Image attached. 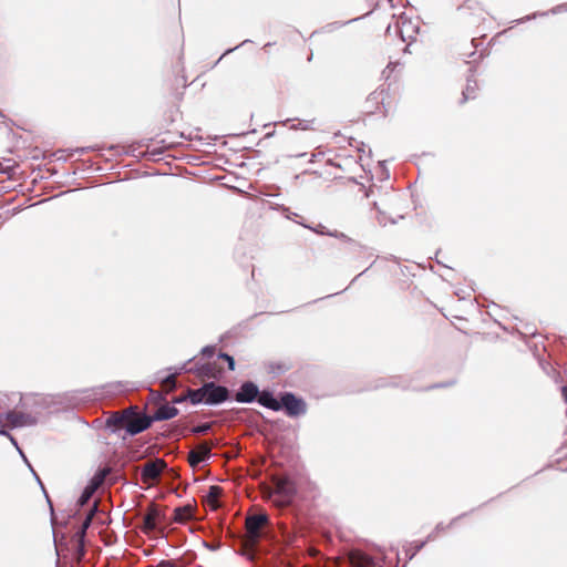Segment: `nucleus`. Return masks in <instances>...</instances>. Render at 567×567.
I'll list each match as a JSON object with an SVG mask.
<instances>
[{"label":"nucleus","mask_w":567,"mask_h":567,"mask_svg":"<svg viewBox=\"0 0 567 567\" xmlns=\"http://www.w3.org/2000/svg\"><path fill=\"white\" fill-rule=\"evenodd\" d=\"M178 414V409L171 404L159 405L153 415H151L153 423L156 421H167Z\"/></svg>","instance_id":"nucleus-15"},{"label":"nucleus","mask_w":567,"mask_h":567,"mask_svg":"<svg viewBox=\"0 0 567 567\" xmlns=\"http://www.w3.org/2000/svg\"><path fill=\"white\" fill-rule=\"evenodd\" d=\"M563 11H567V3H561V4H558L556 7H554L553 9H550V13L553 14H557V13H560Z\"/></svg>","instance_id":"nucleus-35"},{"label":"nucleus","mask_w":567,"mask_h":567,"mask_svg":"<svg viewBox=\"0 0 567 567\" xmlns=\"http://www.w3.org/2000/svg\"><path fill=\"white\" fill-rule=\"evenodd\" d=\"M561 393H563L565 402L567 403V385H564L561 388Z\"/></svg>","instance_id":"nucleus-43"},{"label":"nucleus","mask_w":567,"mask_h":567,"mask_svg":"<svg viewBox=\"0 0 567 567\" xmlns=\"http://www.w3.org/2000/svg\"><path fill=\"white\" fill-rule=\"evenodd\" d=\"M261 401V406L275 412L282 410L289 417H298L307 413L306 401L289 391L280 392L279 399L274 392H265Z\"/></svg>","instance_id":"nucleus-1"},{"label":"nucleus","mask_w":567,"mask_h":567,"mask_svg":"<svg viewBox=\"0 0 567 567\" xmlns=\"http://www.w3.org/2000/svg\"><path fill=\"white\" fill-rule=\"evenodd\" d=\"M134 415V409L127 416V421L124 424V430L130 436H135L147 429H150L153 424V420L151 415L142 414L137 416Z\"/></svg>","instance_id":"nucleus-7"},{"label":"nucleus","mask_w":567,"mask_h":567,"mask_svg":"<svg viewBox=\"0 0 567 567\" xmlns=\"http://www.w3.org/2000/svg\"><path fill=\"white\" fill-rule=\"evenodd\" d=\"M204 395V403L207 405H218L229 399V390L214 381L206 382L200 386Z\"/></svg>","instance_id":"nucleus-6"},{"label":"nucleus","mask_w":567,"mask_h":567,"mask_svg":"<svg viewBox=\"0 0 567 567\" xmlns=\"http://www.w3.org/2000/svg\"><path fill=\"white\" fill-rule=\"evenodd\" d=\"M85 151H86V148H79L78 150V152L81 153V154L85 153Z\"/></svg>","instance_id":"nucleus-51"},{"label":"nucleus","mask_w":567,"mask_h":567,"mask_svg":"<svg viewBox=\"0 0 567 567\" xmlns=\"http://www.w3.org/2000/svg\"><path fill=\"white\" fill-rule=\"evenodd\" d=\"M176 381V373H171L168 375H166L165 378H163V382L167 383V384H174Z\"/></svg>","instance_id":"nucleus-37"},{"label":"nucleus","mask_w":567,"mask_h":567,"mask_svg":"<svg viewBox=\"0 0 567 567\" xmlns=\"http://www.w3.org/2000/svg\"><path fill=\"white\" fill-rule=\"evenodd\" d=\"M373 208L378 212L377 219L380 225L385 226L389 221L394 224L395 221L393 219H390L383 210L379 208V205L377 202H373Z\"/></svg>","instance_id":"nucleus-22"},{"label":"nucleus","mask_w":567,"mask_h":567,"mask_svg":"<svg viewBox=\"0 0 567 567\" xmlns=\"http://www.w3.org/2000/svg\"><path fill=\"white\" fill-rule=\"evenodd\" d=\"M297 216V213H293L291 216H288V219L295 218Z\"/></svg>","instance_id":"nucleus-53"},{"label":"nucleus","mask_w":567,"mask_h":567,"mask_svg":"<svg viewBox=\"0 0 567 567\" xmlns=\"http://www.w3.org/2000/svg\"><path fill=\"white\" fill-rule=\"evenodd\" d=\"M132 410L133 408H128L122 413H112L105 421V429L112 433H117L120 430L124 429V424L127 421V416Z\"/></svg>","instance_id":"nucleus-11"},{"label":"nucleus","mask_w":567,"mask_h":567,"mask_svg":"<svg viewBox=\"0 0 567 567\" xmlns=\"http://www.w3.org/2000/svg\"><path fill=\"white\" fill-rule=\"evenodd\" d=\"M51 399L41 394H24L20 398L19 406L28 412L37 414L38 421L40 420L43 411L49 410L51 406Z\"/></svg>","instance_id":"nucleus-4"},{"label":"nucleus","mask_w":567,"mask_h":567,"mask_svg":"<svg viewBox=\"0 0 567 567\" xmlns=\"http://www.w3.org/2000/svg\"><path fill=\"white\" fill-rule=\"evenodd\" d=\"M267 369L269 373L278 375L286 372L289 369V367L286 363L281 362H270L267 365Z\"/></svg>","instance_id":"nucleus-21"},{"label":"nucleus","mask_w":567,"mask_h":567,"mask_svg":"<svg viewBox=\"0 0 567 567\" xmlns=\"http://www.w3.org/2000/svg\"><path fill=\"white\" fill-rule=\"evenodd\" d=\"M246 533L250 543L257 545L270 533V522L268 514L260 512L252 514L246 519Z\"/></svg>","instance_id":"nucleus-2"},{"label":"nucleus","mask_w":567,"mask_h":567,"mask_svg":"<svg viewBox=\"0 0 567 567\" xmlns=\"http://www.w3.org/2000/svg\"><path fill=\"white\" fill-rule=\"evenodd\" d=\"M10 440V442L18 449V451L20 450L19 445H18V441L14 436H12L10 434V436L8 437Z\"/></svg>","instance_id":"nucleus-42"},{"label":"nucleus","mask_w":567,"mask_h":567,"mask_svg":"<svg viewBox=\"0 0 567 567\" xmlns=\"http://www.w3.org/2000/svg\"><path fill=\"white\" fill-rule=\"evenodd\" d=\"M192 517L190 507H177L174 509V520L177 523H184Z\"/></svg>","instance_id":"nucleus-19"},{"label":"nucleus","mask_w":567,"mask_h":567,"mask_svg":"<svg viewBox=\"0 0 567 567\" xmlns=\"http://www.w3.org/2000/svg\"><path fill=\"white\" fill-rule=\"evenodd\" d=\"M465 515H466V514H462V515H460V516H457V517L453 518V519L451 520V523H450L449 525H446V526H445L443 523H439V524L435 526V532L440 533V532L445 530L446 528H449V527L453 526V525L455 524V522H456V520H458L460 518L464 517Z\"/></svg>","instance_id":"nucleus-29"},{"label":"nucleus","mask_w":567,"mask_h":567,"mask_svg":"<svg viewBox=\"0 0 567 567\" xmlns=\"http://www.w3.org/2000/svg\"><path fill=\"white\" fill-rule=\"evenodd\" d=\"M199 375L213 378L215 377V368L210 363H204L197 369Z\"/></svg>","instance_id":"nucleus-23"},{"label":"nucleus","mask_w":567,"mask_h":567,"mask_svg":"<svg viewBox=\"0 0 567 567\" xmlns=\"http://www.w3.org/2000/svg\"><path fill=\"white\" fill-rule=\"evenodd\" d=\"M109 473L107 468H100L94 476L90 480L89 484L84 487L82 494L78 499V506H85L89 501L92 498L97 488L103 484L106 475Z\"/></svg>","instance_id":"nucleus-8"},{"label":"nucleus","mask_w":567,"mask_h":567,"mask_svg":"<svg viewBox=\"0 0 567 567\" xmlns=\"http://www.w3.org/2000/svg\"><path fill=\"white\" fill-rule=\"evenodd\" d=\"M218 359L224 360L227 362L228 370L234 371L236 369V362L233 355L226 353V352H219Z\"/></svg>","instance_id":"nucleus-25"},{"label":"nucleus","mask_w":567,"mask_h":567,"mask_svg":"<svg viewBox=\"0 0 567 567\" xmlns=\"http://www.w3.org/2000/svg\"><path fill=\"white\" fill-rule=\"evenodd\" d=\"M349 561L352 567H377L374 557L368 555L362 550H353L349 556Z\"/></svg>","instance_id":"nucleus-14"},{"label":"nucleus","mask_w":567,"mask_h":567,"mask_svg":"<svg viewBox=\"0 0 567 567\" xmlns=\"http://www.w3.org/2000/svg\"><path fill=\"white\" fill-rule=\"evenodd\" d=\"M426 544V540H422V542H414L412 545H413V549L412 551L410 553L409 555V559H412Z\"/></svg>","instance_id":"nucleus-30"},{"label":"nucleus","mask_w":567,"mask_h":567,"mask_svg":"<svg viewBox=\"0 0 567 567\" xmlns=\"http://www.w3.org/2000/svg\"><path fill=\"white\" fill-rule=\"evenodd\" d=\"M297 216V213H293L291 216H288V219L295 218Z\"/></svg>","instance_id":"nucleus-55"},{"label":"nucleus","mask_w":567,"mask_h":567,"mask_svg":"<svg viewBox=\"0 0 567 567\" xmlns=\"http://www.w3.org/2000/svg\"><path fill=\"white\" fill-rule=\"evenodd\" d=\"M165 467L166 464L161 458L150 461L142 466L141 477L144 482L155 481L161 476Z\"/></svg>","instance_id":"nucleus-9"},{"label":"nucleus","mask_w":567,"mask_h":567,"mask_svg":"<svg viewBox=\"0 0 567 567\" xmlns=\"http://www.w3.org/2000/svg\"><path fill=\"white\" fill-rule=\"evenodd\" d=\"M0 435L9 437V436H10V433H9L7 430L1 429V430H0Z\"/></svg>","instance_id":"nucleus-47"},{"label":"nucleus","mask_w":567,"mask_h":567,"mask_svg":"<svg viewBox=\"0 0 567 567\" xmlns=\"http://www.w3.org/2000/svg\"><path fill=\"white\" fill-rule=\"evenodd\" d=\"M476 89H477L476 80L467 78L466 86L462 92L463 99L461 102L464 103L470 99H474Z\"/></svg>","instance_id":"nucleus-18"},{"label":"nucleus","mask_w":567,"mask_h":567,"mask_svg":"<svg viewBox=\"0 0 567 567\" xmlns=\"http://www.w3.org/2000/svg\"><path fill=\"white\" fill-rule=\"evenodd\" d=\"M472 2H473L472 0H466L463 6L458 7V10H464L466 8L471 9L472 8V6H471Z\"/></svg>","instance_id":"nucleus-40"},{"label":"nucleus","mask_w":567,"mask_h":567,"mask_svg":"<svg viewBox=\"0 0 567 567\" xmlns=\"http://www.w3.org/2000/svg\"><path fill=\"white\" fill-rule=\"evenodd\" d=\"M31 473L33 474V476H37V472L34 470L31 471Z\"/></svg>","instance_id":"nucleus-60"},{"label":"nucleus","mask_w":567,"mask_h":567,"mask_svg":"<svg viewBox=\"0 0 567 567\" xmlns=\"http://www.w3.org/2000/svg\"><path fill=\"white\" fill-rule=\"evenodd\" d=\"M19 453H20V455L22 456V458H23V461H24L25 465H28V466H29L30 462L28 461L27 456L23 454V452H22L21 450H19Z\"/></svg>","instance_id":"nucleus-45"},{"label":"nucleus","mask_w":567,"mask_h":567,"mask_svg":"<svg viewBox=\"0 0 567 567\" xmlns=\"http://www.w3.org/2000/svg\"><path fill=\"white\" fill-rule=\"evenodd\" d=\"M365 271H367V270L362 271V272L360 274V276H361L362 274H364ZM358 277H359V275H358L357 277H353L352 282H353V281H355V280L358 279Z\"/></svg>","instance_id":"nucleus-52"},{"label":"nucleus","mask_w":567,"mask_h":567,"mask_svg":"<svg viewBox=\"0 0 567 567\" xmlns=\"http://www.w3.org/2000/svg\"><path fill=\"white\" fill-rule=\"evenodd\" d=\"M305 155H306V153H302V154H298V155H296V157H302V156H305Z\"/></svg>","instance_id":"nucleus-56"},{"label":"nucleus","mask_w":567,"mask_h":567,"mask_svg":"<svg viewBox=\"0 0 567 567\" xmlns=\"http://www.w3.org/2000/svg\"><path fill=\"white\" fill-rule=\"evenodd\" d=\"M386 32H388V33H390V32H391V25H389V27H388Z\"/></svg>","instance_id":"nucleus-59"},{"label":"nucleus","mask_w":567,"mask_h":567,"mask_svg":"<svg viewBox=\"0 0 567 567\" xmlns=\"http://www.w3.org/2000/svg\"><path fill=\"white\" fill-rule=\"evenodd\" d=\"M4 419L11 429H18L23 426H34L38 424V416L33 412L27 410L16 411L9 410L0 414V424Z\"/></svg>","instance_id":"nucleus-5"},{"label":"nucleus","mask_w":567,"mask_h":567,"mask_svg":"<svg viewBox=\"0 0 567 567\" xmlns=\"http://www.w3.org/2000/svg\"><path fill=\"white\" fill-rule=\"evenodd\" d=\"M455 384V380H451L449 382H442V383H434L426 388V390H433V389H441V388H447Z\"/></svg>","instance_id":"nucleus-34"},{"label":"nucleus","mask_w":567,"mask_h":567,"mask_svg":"<svg viewBox=\"0 0 567 567\" xmlns=\"http://www.w3.org/2000/svg\"><path fill=\"white\" fill-rule=\"evenodd\" d=\"M96 511H97V505L93 504L90 513L82 520L81 525L79 526V528L76 529V532L74 534V537L76 538V542L79 543V546L81 549V555H84V539L86 536V530L91 526L93 516L96 513Z\"/></svg>","instance_id":"nucleus-13"},{"label":"nucleus","mask_w":567,"mask_h":567,"mask_svg":"<svg viewBox=\"0 0 567 567\" xmlns=\"http://www.w3.org/2000/svg\"><path fill=\"white\" fill-rule=\"evenodd\" d=\"M373 194H374V190H373V189H370L365 195H367V197H370V196H372Z\"/></svg>","instance_id":"nucleus-50"},{"label":"nucleus","mask_w":567,"mask_h":567,"mask_svg":"<svg viewBox=\"0 0 567 567\" xmlns=\"http://www.w3.org/2000/svg\"><path fill=\"white\" fill-rule=\"evenodd\" d=\"M185 401H187L186 393L184 395L182 394V395H178V396L174 398L173 403H183Z\"/></svg>","instance_id":"nucleus-39"},{"label":"nucleus","mask_w":567,"mask_h":567,"mask_svg":"<svg viewBox=\"0 0 567 567\" xmlns=\"http://www.w3.org/2000/svg\"><path fill=\"white\" fill-rule=\"evenodd\" d=\"M265 392H274L269 388H265L262 390L259 389V386L250 380L244 381L237 391L235 392L234 399L238 403H254L257 402L259 405H261V398L264 396Z\"/></svg>","instance_id":"nucleus-3"},{"label":"nucleus","mask_w":567,"mask_h":567,"mask_svg":"<svg viewBox=\"0 0 567 567\" xmlns=\"http://www.w3.org/2000/svg\"><path fill=\"white\" fill-rule=\"evenodd\" d=\"M146 517L154 518V522L158 525V522L164 518V515L157 509L153 508L150 513L145 515Z\"/></svg>","instance_id":"nucleus-32"},{"label":"nucleus","mask_w":567,"mask_h":567,"mask_svg":"<svg viewBox=\"0 0 567 567\" xmlns=\"http://www.w3.org/2000/svg\"><path fill=\"white\" fill-rule=\"evenodd\" d=\"M19 453H20V455L22 456V458H23V461H24L25 465H28V466H29L30 462L28 461L27 456L23 454V452H22L21 450H19Z\"/></svg>","instance_id":"nucleus-46"},{"label":"nucleus","mask_w":567,"mask_h":567,"mask_svg":"<svg viewBox=\"0 0 567 567\" xmlns=\"http://www.w3.org/2000/svg\"><path fill=\"white\" fill-rule=\"evenodd\" d=\"M247 42H249V40H245V41H243L239 45H237V47H235V48H231V49L226 50V52L224 53V55H226V54H228V53L233 52L234 50H236V49H237V48H239L240 45H244V44H245V43H247Z\"/></svg>","instance_id":"nucleus-41"},{"label":"nucleus","mask_w":567,"mask_h":567,"mask_svg":"<svg viewBox=\"0 0 567 567\" xmlns=\"http://www.w3.org/2000/svg\"><path fill=\"white\" fill-rule=\"evenodd\" d=\"M313 161H316V155L315 154L312 155V158H310V162H313Z\"/></svg>","instance_id":"nucleus-57"},{"label":"nucleus","mask_w":567,"mask_h":567,"mask_svg":"<svg viewBox=\"0 0 567 567\" xmlns=\"http://www.w3.org/2000/svg\"><path fill=\"white\" fill-rule=\"evenodd\" d=\"M313 124V120H298L297 124H291V130H310Z\"/></svg>","instance_id":"nucleus-26"},{"label":"nucleus","mask_w":567,"mask_h":567,"mask_svg":"<svg viewBox=\"0 0 567 567\" xmlns=\"http://www.w3.org/2000/svg\"><path fill=\"white\" fill-rule=\"evenodd\" d=\"M313 161H316V155L315 154L312 155V158H310V162H313Z\"/></svg>","instance_id":"nucleus-58"},{"label":"nucleus","mask_w":567,"mask_h":567,"mask_svg":"<svg viewBox=\"0 0 567 567\" xmlns=\"http://www.w3.org/2000/svg\"><path fill=\"white\" fill-rule=\"evenodd\" d=\"M297 216V213H293L291 216H288V219L295 218Z\"/></svg>","instance_id":"nucleus-54"},{"label":"nucleus","mask_w":567,"mask_h":567,"mask_svg":"<svg viewBox=\"0 0 567 567\" xmlns=\"http://www.w3.org/2000/svg\"><path fill=\"white\" fill-rule=\"evenodd\" d=\"M436 533H437V532H435V529H434V530H433V532H432V533L426 537V539H425V540H426V543H427V542H430V540H433V539L435 538V534H436Z\"/></svg>","instance_id":"nucleus-44"},{"label":"nucleus","mask_w":567,"mask_h":567,"mask_svg":"<svg viewBox=\"0 0 567 567\" xmlns=\"http://www.w3.org/2000/svg\"><path fill=\"white\" fill-rule=\"evenodd\" d=\"M186 395H187V401H189L193 405L204 403V395L200 392V388L188 389L186 391Z\"/></svg>","instance_id":"nucleus-20"},{"label":"nucleus","mask_w":567,"mask_h":567,"mask_svg":"<svg viewBox=\"0 0 567 567\" xmlns=\"http://www.w3.org/2000/svg\"><path fill=\"white\" fill-rule=\"evenodd\" d=\"M120 386H121V383H120V382H118V383H110V384H106V385H102V386H100V388H96V389H94V391H102V390H104V389H109V388H110V389H111V388H112V389H113V388H114V389H117V388H120Z\"/></svg>","instance_id":"nucleus-38"},{"label":"nucleus","mask_w":567,"mask_h":567,"mask_svg":"<svg viewBox=\"0 0 567 567\" xmlns=\"http://www.w3.org/2000/svg\"><path fill=\"white\" fill-rule=\"evenodd\" d=\"M547 14H548V12L533 13V14H529V16H526V17L519 19L518 22L522 23V22L535 19L537 16L544 17V16H547Z\"/></svg>","instance_id":"nucleus-36"},{"label":"nucleus","mask_w":567,"mask_h":567,"mask_svg":"<svg viewBox=\"0 0 567 567\" xmlns=\"http://www.w3.org/2000/svg\"><path fill=\"white\" fill-rule=\"evenodd\" d=\"M417 31V28L413 27L411 21H402V24L395 25V32L400 34V38L403 42L412 41L413 33Z\"/></svg>","instance_id":"nucleus-16"},{"label":"nucleus","mask_w":567,"mask_h":567,"mask_svg":"<svg viewBox=\"0 0 567 567\" xmlns=\"http://www.w3.org/2000/svg\"><path fill=\"white\" fill-rule=\"evenodd\" d=\"M142 523H143V529L146 532H152L157 528V524L154 522V518H152V517H146L144 515Z\"/></svg>","instance_id":"nucleus-27"},{"label":"nucleus","mask_w":567,"mask_h":567,"mask_svg":"<svg viewBox=\"0 0 567 567\" xmlns=\"http://www.w3.org/2000/svg\"><path fill=\"white\" fill-rule=\"evenodd\" d=\"M34 478H35V481L38 482V484L40 485V487H41V489L43 491V493H44V496H45V498H47V502H48V504H49V506H50L51 516L53 517V513H54V511H53V505H52V502H51V499H50V497H49V495H48V493H47V491H45V487H44V485H43V483H42L41 478L39 477V475L34 476Z\"/></svg>","instance_id":"nucleus-28"},{"label":"nucleus","mask_w":567,"mask_h":567,"mask_svg":"<svg viewBox=\"0 0 567 567\" xmlns=\"http://www.w3.org/2000/svg\"><path fill=\"white\" fill-rule=\"evenodd\" d=\"M279 502L282 506H290L297 494V487L289 478H284L277 486Z\"/></svg>","instance_id":"nucleus-10"},{"label":"nucleus","mask_w":567,"mask_h":567,"mask_svg":"<svg viewBox=\"0 0 567 567\" xmlns=\"http://www.w3.org/2000/svg\"><path fill=\"white\" fill-rule=\"evenodd\" d=\"M215 351H216V348L215 346H205L200 353L203 354V357L205 358H212L214 354H215Z\"/></svg>","instance_id":"nucleus-33"},{"label":"nucleus","mask_w":567,"mask_h":567,"mask_svg":"<svg viewBox=\"0 0 567 567\" xmlns=\"http://www.w3.org/2000/svg\"><path fill=\"white\" fill-rule=\"evenodd\" d=\"M357 20H358V18H355V19H351V20H349V21H347V22H332V23L327 24V25L324 27V29H326L327 31H331V30H333V29H339V28H341L342 25H346V24L351 23V22L357 21Z\"/></svg>","instance_id":"nucleus-31"},{"label":"nucleus","mask_w":567,"mask_h":567,"mask_svg":"<svg viewBox=\"0 0 567 567\" xmlns=\"http://www.w3.org/2000/svg\"><path fill=\"white\" fill-rule=\"evenodd\" d=\"M330 235H331V236H334V237H338V238H344V237H346V235H344V234H342V233H337V231H336L334 234H330Z\"/></svg>","instance_id":"nucleus-48"},{"label":"nucleus","mask_w":567,"mask_h":567,"mask_svg":"<svg viewBox=\"0 0 567 567\" xmlns=\"http://www.w3.org/2000/svg\"><path fill=\"white\" fill-rule=\"evenodd\" d=\"M212 457V445L204 442L198 451L192 450L188 453V462L192 467H197L199 464L208 461Z\"/></svg>","instance_id":"nucleus-12"},{"label":"nucleus","mask_w":567,"mask_h":567,"mask_svg":"<svg viewBox=\"0 0 567 567\" xmlns=\"http://www.w3.org/2000/svg\"><path fill=\"white\" fill-rule=\"evenodd\" d=\"M247 558H248L250 561H255L256 555H255V554H249V555L247 556Z\"/></svg>","instance_id":"nucleus-49"},{"label":"nucleus","mask_w":567,"mask_h":567,"mask_svg":"<svg viewBox=\"0 0 567 567\" xmlns=\"http://www.w3.org/2000/svg\"><path fill=\"white\" fill-rule=\"evenodd\" d=\"M220 495H221V487H219L218 485L209 486L206 497H207L208 505L213 509H216L219 506L218 499H219Z\"/></svg>","instance_id":"nucleus-17"},{"label":"nucleus","mask_w":567,"mask_h":567,"mask_svg":"<svg viewBox=\"0 0 567 567\" xmlns=\"http://www.w3.org/2000/svg\"><path fill=\"white\" fill-rule=\"evenodd\" d=\"M212 430V423L204 422L192 427L193 434H207Z\"/></svg>","instance_id":"nucleus-24"}]
</instances>
